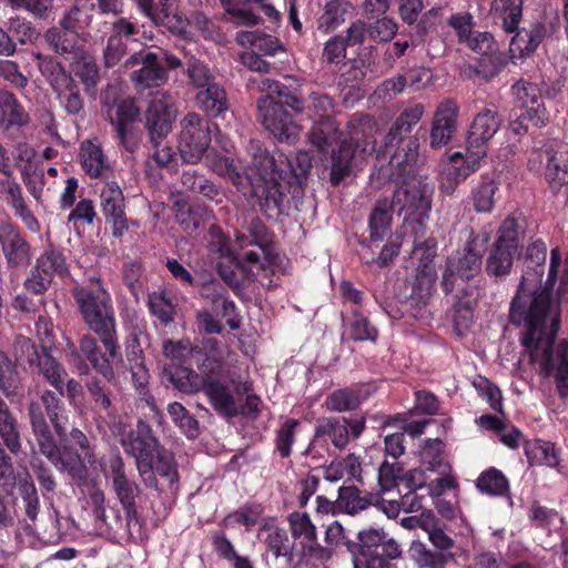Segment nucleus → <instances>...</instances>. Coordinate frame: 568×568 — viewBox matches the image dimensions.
Segmentation results:
<instances>
[{
    "mask_svg": "<svg viewBox=\"0 0 568 568\" xmlns=\"http://www.w3.org/2000/svg\"><path fill=\"white\" fill-rule=\"evenodd\" d=\"M547 246L536 240L527 246L520 284L511 300L509 322L525 326L520 337L523 346L530 353L531 361L540 354L544 372L554 378L560 399L568 398V339L555 344L560 316L554 308L550 291L544 288L531 293L529 286L540 284L546 268Z\"/></svg>",
    "mask_w": 568,
    "mask_h": 568,
    "instance_id": "nucleus-1",
    "label": "nucleus"
},
{
    "mask_svg": "<svg viewBox=\"0 0 568 568\" xmlns=\"http://www.w3.org/2000/svg\"><path fill=\"white\" fill-rule=\"evenodd\" d=\"M261 89L266 91V95L257 101L263 125L280 142L292 144L298 139L301 132V126L286 108L295 114L305 112L314 121L334 120L336 102L327 93L310 91L304 98L300 88H292L272 79L263 80Z\"/></svg>",
    "mask_w": 568,
    "mask_h": 568,
    "instance_id": "nucleus-2",
    "label": "nucleus"
},
{
    "mask_svg": "<svg viewBox=\"0 0 568 568\" xmlns=\"http://www.w3.org/2000/svg\"><path fill=\"white\" fill-rule=\"evenodd\" d=\"M73 297L84 322L99 336L105 349L102 352L95 338L84 335L80 341V354L74 356V364L80 374H88L89 366L81 363L83 355L97 373L109 379L113 377L112 362L120 356L111 297L100 281L89 286L75 287Z\"/></svg>",
    "mask_w": 568,
    "mask_h": 568,
    "instance_id": "nucleus-3",
    "label": "nucleus"
},
{
    "mask_svg": "<svg viewBox=\"0 0 568 568\" xmlns=\"http://www.w3.org/2000/svg\"><path fill=\"white\" fill-rule=\"evenodd\" d=\"M252 162L260 175L253 178L256 206L265 217L277 219L284 211L286 187L302 185L312 169V158L306 151H298L293 158L280 153L277 158L271 154L260 143L251 144Z\"/></svg>",
    "mask_w": 568,
    "mask_h": 568,
    "instance_id": "nucleus-4",
    "label": "nucleus"
},
{
    "mask_svg": "<svg viewBox=\"0 0 568 568\" xmlns=\"http://www.w3.org/2000/svg\"><path fill=\"white\" fill-rule=\"evenodd\" d=\"M425 113L423 103H413L404 108L395 118L384 135L382 143L376 148L373 142L372 151L376 159H387V169H395L396 176H404L416 165L420 140L425 138L426 130L419 126L415 133L413 129L418 124Z\"/></svg>",
    "mask_w": 568,
    "mask_h": 568,
    "instance_id": "nucleus-5",
    "label": "nucleus"
},
{
    "mask_svg": "<svg viewBox=\"0 0 568 568\" xmlns=\"http://www.w3.org/2000/svg\"><path fill=\"white\" fill-rule=\"evenodd\" d=\"M152 424L156 426L151 418L144 423V486L154 489L164 506V497L179 489V473L173 454L160 444Z\"/></svg>",
    "mask_w": 568,
    "mask_h": 568,
    "instance_id": "nucleus-6",
    "label": "nucleus"
},
{
    "mask_svg": "<svg viewBox=\"0 0 568 568\" xmlns=\"http://www.w3.org/2000/svg\"><path fill=\"white\" fill-rule=\"evenodd\" d=\"M415 166L404 176H396L395 169H387L389 180L398 185L394 191L390 202L397 210V214L405 213V222L408 227L414 223L428 219L432 209L434 185L415 174Z\"/></svg>",
    "mask_w": 568,
    "mask_h": 568,
    "instance_id": "nucleus-7",
    "label": "nucleus"
},
{
    "mask_svg": "<svg viewBox=\"0 0 568 568\" xmlns=\"http://www.w3.org/2000/svg\"><path fill=\"white\" fill-rule=\"evenodd\" d=\"M148 110L144 112L150 143L152 144V158L159 165L171 162L174 152L165 143V138L172 130L176 118V108L172 94L166 91H156L150 94Z\"/></svg>",
    "mask_w": 568,
    "mask_h": 568,
    "instance_id": "nucleus-8",
    "label": "nucleus"
},
{
    "mask_svg": "<svg viewBox=\"0 0 568 568\" xmlns=\"http://www.w3.org/2000/svg\"><path fill=\"white\" fill-rule=\"evenodd\" d=\"M524 229L514 216H507L498 227L496 239L488 250L485 272L489 277L503 280L513 270L514 261L521 255Z\"/></svg>",
    "mask_w": 568,
    "mask_h": 568,
    "instance_id": "nucleus-9",
    "label": "nucleus"
},
{
    "mask_svg": "<svg viewBox=\"0 0 568 568\" xmlns=\"http://www.w3.org/2000/svg\"><path fill=\"white\" fill-rule=\"evenodd\" d=\"M23 426L8 403L0 397V493L13 490L14 467L12 456L22 452Z\"/></svg>",
    "mask_w": 568,
    "mask_h": 568,
    "instance_id": "nucleus-10",
    "label": "nucleus"
},
{
    "mask_svg": "<svg viewBox=\"0 0 568 568\" xmlns=\"http://www.w3.org/2000/svg\"><path fill=\"white\" fill-rule=\"evenodd\" d=\"M100 465L105 478L112 479L113 488L125 510L130 538L136 544L141 542L142 521L135 506V497L140 493L138 485L125 476L124 463L119 453H112L104 457Z\"/></svg>",
    "mask_w": 568,
    "mask_h": 568,
    "instance_id": "nucleus-11",
    "label": "nucleus"
},
{
    "mask_svg": "<svg viewBox=\"0 0 568 568\" xmlns=\"http://www.w3.org/2000/svg\"><path fill=\"white\" fill-rule=\"evenodd\" d=\"M358 544L348 545L357 550L356 564L363 561L365 568H397L396 561L402 558L399 542L383 529L366 528L357 534Z\"/></svg>",
    "mask_w": 568,
    "mask_h": 568,
    "instance_id": "nucleus-12",
    "label": "nucleus"
},
{
    "mask_svg": "<svg viewBox=\"0 0 568 568\" xmlns=\"http://www.w3.org/2000/svg\"><path fill=\"white\" fill-rule=\"evenodd\" d=\"M487 241V235L479 239V235L471 233L464 247L447 257L440 281L442 291L446 295L459 286L458 281L465 284L479 274L483 265V246Z\"/></svg>",
    "mask_w": 568,
    "mask_h": 568,
    "instance_id": "nucleus-13",
    "label": "nucleus"
},
{
    "mask_svg": "<svg viewBox=\"0 0 568 568\" xmlns=\"http://www.w3.org/2000/svg\"><path fill=\"white\" fill-rule=\"evenodd\" d=\"M61 397L60 392L45 389L37 398L30 400L28 415L37 442L53 436L50 425L59 439L64 440L68 435L67 417L63 415L64 405Z\"/></svg>",
    "mask_w": 568,
    "mask_h": 568,
    "instance_id": "nucleus-14",
    "label": "nucleus"
},
{
    "mask_svg": "<svg viewBox=\"0 0 568 568\" xmlns=\"http://www.w3.org/2000/svg\"><path fill=\"white\" fill-rule=\"evenodd\" d=\"M17 362L28 365L30 369H38L44 379L63 396V366L50 354L45 345L37 346L29 337L18 336L13 344Z\"/></svg>",
    "mask_w": 568,
    "mask_h": 568,
    "instance_id": "nucleus-15",
    "label": "nucleus"
},
{
    "mask_svg": "<svg viewBox=\"0 0 568 568\" xmlns=\"http://www.w3.org/2000/svg\"><path fill=\"white\" fill-rule=\"evenodd\" d=\"M217 125L196 112H189L181 121L179 152L186 163H197L207 151Z\"/></svg>",
    "mask_w": 568,
    "mask_h": 568,
    "instance_id": "nucleus-16",
    "label": "nucleus"
},
{
    "mask_svg": "<svg viewBox=\"0 0 568 568\" xmlns=\"http://www.w3.org/2000/svg\"><path fill=\"white\" fill-rule=\"evenodd\" d=\"M68 274L69 264L63 248L49 243L37 257L23 286L31 294L42 295L50 288L55 276L64 277Z\"/></svg>",
    "mask_w": 568,
    "mask_h": 568,
    "instance_id": "nucleus-17",
    "label": "nucleus"
},
{
    "mask_svg": "<svg viewBox=\"0 0 568 568\" xmlns=\"http://www.w3.org/2000/svg\"><path fill=\"white\" fill-rule=\"evenodd\" d=\"M59 447L54 436L38 442L40 452L44 455L60 471H67L72 481L79 486L88 484V468L82 459L81 454L67 444V437L61 440Z\"/></svg>",
    "mask_w": 568,
    "mask_h": 568,
    "instance_id": "nucleus-18",
    "label": "nucleus"
},
{
    "mask_svg": "<svg viewBox=\"0 0 568 568\" xmlns=\"http://www.w3.org/2000/svg\"><path fill=\"white\" fill-rule=\"evenodd\" d=\"M42 73L48 77L65 112L69 115L80 114L84 109V100L80 94L78 81L71 73H67L65 68L53 60L43 64Z\"/></svg>",
    "mask_w": 568,
    "mask_h": 568,
    "instance_id": "nucleus-19",
    "label": "nucleus"
},
{
    "mask_svg": "<svg viewBox=\"0 0 568 568\" xmlns=\"http://www.w3.org/2000/svg\"><path fill=\"white\" fill-rule=\"evenodd\" d=\"M287 519L292 537L300 540L302 559L326 562L333 557V551L320 544L316 526L307 513L294 511Z\"/></svg>",
    "mask_w": 568,
    "mask_h": 568,
    "instance_id": "nucleus-20",
    "label": "nucleus"
},
{
    "mask_svg": "<svg viewBox=\"0 0 568 568\" xmlns=\"http://www.w3.org/2000/svg\"><path fill=\"white\" fill-rule=\"evenodd\" d=\"M366 428L364 415L323 417L315 427V439L328 437L337 449H344L351 439H358Z\"/></svg>",
    "mask_w": 568,
    "mask_h": 568,
    "instance_id": "nucleus-21",
    "label": "nucleus"
},
{
    "mask_svg": "<svg viewBox=\"0 0 568 568\" xmlns=\"http://www.w3.org/2000/svg\"><path fill=\"white\" fill-rule=\"evenodd\" d=\"M114 115H108L110 123L114 126L120 144L128 152L133 154L140 148V135L134 125L140 121L141 109L134 97L123 98L114 110Z\"/></svg>",
    "mask_w": 568,
    "mask_h": 568,
    "instance_id": "nucleus-22",
    "label": "nucleus"
},
{
    "mask_svg": "<svg viewBox=\"0 0 568 568\" xmlns=\"http://www.w3.org/2000/svg\"><path fill=\"white\" fill-rule=\"evenodd\" d=\"M0 245L8 268L19 270L31 265L33 247L18 225L11 222L0 224Z\"/></svg>",
    "mask_w": 568,
    "mask_h": 568,
    "instance_id": "nucleus-23",
    "label": "nucleus"
},
{
    "mask_svg": "<svg viewBox=\"0 0 568 568\" xmlns=\"http://www.w3.org/2000/svg\"><path fill=\"white\" fill-rule=\"evenodd\" d=\"M511 93L516 105L525 111V118L536 128L545 126L549 121L541 90L537 83L525 79L516 81L511 85Z\"/></svg>",
    "mask_w": 568,
    "mask_h": 568,
    "instance_id": "nucleus-24",
    "label": "nucleus"
},
{
    "mask_svg": "<svg viewBox=\"0 0 568 568\" xmlns=\"http://www.w3.org/2000/svg\"><path fill=\"white\" fill-rule=\"evenodd\" d=\"M409 229L410 231L403 237L402 245H410V258L417 262L416 271L436 272L433 264L437 254L436 239L428 235L427 225L422 220Z\"/></svg>",
    "mask_w": 568,
    "mask_h": 568,
    "instance_id": "nucleus-25",
    "label": "nucleus"
},
{
    "mask_svg": "<svg viewBox=\"0 0 568 568\" xmlns=\"http://www.w3.org/2000/svg\"><path fill=\"white\" fill-rule=\"evenodd\" d=\"M483 152H455L450 156V164L439 175V190L446 195H453L459 184L475 173L483 160Z\"/></svg>",
    "mask_w": 568,
    "mask_h": 568,
    "instance_id": "nucleus-26",
    "label": "nucleus"
},
{
    "mask_svg": "<svg viewBox=\"0 0 568 568\" xmlns=\"http://www.w3.org/2000/svg\"><path fill=\"white\" fill-rule=\"evenodd\" d=\"M503 118L496 108H484L474 118L466 140V151H481L487 156V142L498 132Z\"/></svg>",
    "mask_w": 568,
    "mask_h": 568,
    "instance_id": "nucleus-27",
    "label": "nucleus"
},
{
    "mask_svg": "<svg viewBox=\"0 0 568 568\" xmlns=\"http://www.w3.org/2000/svg\"><path fill=\"white\" fill-rule=\"evenodd\" d=\"M459 106L452 99H446L437 106L429 132V145L437 150L446 146L456 131Z\"/></svg>",
    "mask_w": 568,
    "mask_h": 568,
    "instance_id": "nucleus-28",
    "label": "nucleus"
},
{
    "mask_svg": "<svg viewBox=\"0 0 568 568\" xmlns=\"http://www.w3.org/2000/svg\"><path fill=\"white\" fill-rule=\"evenodd\" d=\"M182 61L163 49L144 52V89L159 88L169 80V70L178 69Z\"/></svg>",
    "mask_w": 568,
    "mask_h": 568,
    "instance_id": "nucleus-29",
    "label": "nucleus"
},
{
    "mask_svg": "<svg viewBox=\"0 0 568 568\" xmlns=\"http://www.w3.org/2000/svg\"><path fill=\"white\" fill-rule=\"evenodd\" d=\"M102 213L108 223L112 224V234L120 237L128 230V220L124 213V196L120 186L112 182L106 183L100 194Z\"/></svg>",
    "mask_w": 568,
    "mask_h": 568,
    "instance_id": "nucleus-30",
    "label": "nucleus"
},
{
    "mask_svg": "<svg viewBox=\"0 0 568 568\" xmlns=\"http://www.w3.org/2000/svg\"><path fill=\"white\" fill-rule=\"evenodd\" d=\"M436 272L416 271L412 283L410 294L406 297L404 305L409 315L414 318H424L427 306L434 291Z\"/></svg>",
    "mask_w": 568,
    "mask_h": 568,
    "instance_id": "nucleus-31",
    "label": "nucleus"
},
{
    "mask_svg": "<svg viewBox=\"0 0 568 568\" xmlns=\"http://www.w3.org/2000/svg\"><path fill=\"white\" fill-rule=\"evenodd\" d=\"M214 171L222 176L227 178L236 189L244 194H250L254 205H256V196L254 195L253 178L260 175L257 168L252 163L251 172L246 173L240 161L234 158L222 155L219 156L213 164Z\"/></svg>",
    "mask_w": 568,
    "mask_h": 568,
    "instance_id": "nucleus-32",
    "label": "nucleus"
},
{
    "mask_svg": "<svg viewBox=\"0 0 568 568\" xmlns=\"http://www.w3.org/2000/svg\"><path fill=\"white\" fill-rule=\"evenodd\" d=\"M30 115L16 94L9 90H0V130L4 132L20 131L30 123Z\"/></svg>",
    "mask_w": 568,
    "mask_h": 568,
    "instance_id": "nucleus-33",
    "label": "nucleus"
},
{
    "mask_svg": "<svg viewBox=\"0 0 568 568\" xmlns=\"http://www.w3.org/2000/svg\"><path fill=\"white\" fill-rule=\"evenodd\" d=\"M245 233H237L235 236V243L240 248L253 245L257 246L258 250L265 255V258L270 261V250L273 242V234L264 224V222L257 217L252 216L245 221L243 226Z\"/></svg>",
    "mask_w": 568,
    "mask_h": 568,
    "instance_id": "nucleus-34",
    "label": "nucleus"
},
{
    "mask_svg": "<svg viewBox=\"0 0 568 568\" xmlns=\"http://www.w3.org/2000/svg\"><path fill=\"white\" fill-rule=\"evenodd\" d=\"M1 185L6 194V202L12 207L14 215L22 221L30 232L39 233L41 230L40 223L28 207L20 184L14 179L8 178L1 182Z\"/></svg>",
    "mask_w": 568,
    "mask_h": 568,
    "instance_id": "nucleus-35",
    "label": "nucleus"
},
{
    "mask_svg": "<svg viewBox=\"0 0 568 568\" xmlns=\"http://www.w3.org/2000/svg\"><path fill=\"white\" fill-rule=\"evenodd\" d=\"M111 433L119 438L124 452L135 458V465L142 475V419L136 420V429L119 419L110 425Z\"/></svg>",
    "mask_w": 568,
    "mask_h": 568,
    "instance_id": "nucleus-36",
    "label": "nucleus"
},
{
    "mask_svg": "<svg viewBox=\"0 0 568 568\" xmlns=\"http://www.w3.org/2000/svg\"><path fill=\"white\" fill-rule=\"evenodd\" d=\"M397 210L390 200L384 197L376 201L368 217L371 242H382L390 234L393 214Z\"/></svg>",
    "mask_w": 568,
    "mask_h": 568,
    "instance_id": "nucleus-37",
    "label": "nucleus"
},
{
    "mask_svg": "<svg viewBox=\"0 0 568 568\" xmlns=\"http://www.w3.org/2000/svg\"><path fill=\"white\" fill-rule=\"evenodd\" d=\"M194 100L197 108L209 118L221 116L230 109L226 91L217 82L199 90Z\"/></svg>",
    "mask_w": 568,
    "mask_h": 568,
    "instance_id": "nucleus-38",
    "label": "nucleus"
},
{
    "mask_svg": "<svg viewBox=\"0 0 568 568\" xmlns=\"http://www.w3.org/2000/svg\"><path fill=\"white\" fill-rule=\"evenodd\" d=\"M546 33L542 24L536 23L530 29H517L509 44V53L513 60L526 59L534 53L541 43Z\"/></svg>",
    "mask_w": 568,
    "mask_h": 568,
    "instance_id": "nucleus-39",
    "label": "nucleus"
},
{
    "mask_svg": "<svg viewBox=\"0 0 568 568\" xmlns=\"http://www.w3.org/2000/svg\"><path fill=\"white\" fill-rule=\"evenodd\" d=\"M354 136H351L349 140H342L338 149L332 152L329 181L335 186L339 185L351 174L352 163L358 146L354 144Z\"/></svg>",
    "mask_w": 568,
    "mask_h": 568,
    "instance_id": "nucleus-40",
    "label": "nucleus"
},
{
    "mask_svg": "<svg viewBox=\"0 0 568 568\" xmlns=\"http://www.w3.org/2000/svg\"><path fill=\"white\" fill-rule=\"evenodd\" d=\"M365 399L362 386L354 385L334 389L326 396L324 406L334 413L352 412L358 409Z\"/></svg>",
    "mask_w": 568,
    "mask_h": 568,
    "instance_id": "nucleus-41",
    "label": "nucleus"
},
{
    "mask_svg": "<svg viewBox=\"0 0 568 568\" xmlns=\"http://www.w3.org/2000/svg\"><path fill=\"white\" fill-rule=\"evenodd\" d=\"M80 161L82 169L91 178H106L111 172L102 148L90 140L81 143Z\"/></svg>",
    "mask_w": 568,
    "mask_h": 568,
    "instance_id": "nucleus-42",
    "label": "nucleus"
},
{
    "mask_svg": "<svg viewBox=\"0 0 568 568\" xmlns=\"http://www.w3.org/2000/svg\"><path fill=\"white\" fill-rule=\"evenodd\" d=\"M17 488L18 495L22 500L26 517L34 523L38 519L41 504L38 489L30 473H19L14 476L13 488Z\"/></svg>",
    "mask_w": 568,
    "mask_h": 568,
    "instance_id": "nucleus-43",
    "label": "nucleus"
},
{
    "mask_svg": "<svg viewBox=\"0 0 568 568\" xmlns=\"http://www.w3.org/2000/svg\"><path fill=\"white\" fill-rule=\"evenodd\" d=\"M498 190L499 182L494 175H480V180L471 190L474 210L477 213L493 212L496 204L495 195L498 192Z\"/></svg>",
    "mask_w": 568,
    "mask_h": 568,
    "instance_id": "nucleus-44",
    "label": "nucleus"
},
{
    "mask_svg": "<svg viewBox=\"0 0 568 568\" xmlns=\"http://www.w3.org/2000/svg\"><path fill=\"white\" fill-rule=\"evenodd\" d=\"M164 376L182 393L195 394L202 390L200 374L185 365H165Z\"/></svg>",
    "mask_w": 568,
    "mask_h": 568,
    "instance_id": "nucleus-45",
    "label": "nucleus"
},
{
    "mask_svg": "<svg viewBox=\"0 0 568 568\" xmlns=\"http://www.w3.org/2000/svg\"><path fill=\"white\" fill-rule=\"evenodd\" d=\"M207 396L213 409L221 416L226 418L236 417V403L229 385L224 382L210 383L209 387L202 389Z\"/></svg>",
    "mask_w": 568,
    "mask_h": 568,
    "instance_id": "nucleus-46",
    "label": "nucleus"
},
{
    "mask_svg": "<svg viewBox=\"0 0 568 568\" xmlns=\"http://www.w3.org/2000/svg\"><path fill=\"white\" fill-rule=\"evenodd\" d=\"M353 6L346 0H329L317 20V28L328 33L343 24L352 14Z\"/></svg>",
    "mask_w": 568,
    "mask_h": 568,
    "instance_id": "nucleus-47",
    "label": "nucleus"
},
{
    "mask_svg": "<svg viewBox=\"0 0 568 568\" xmlns=\"http://www.w3.org/2000/svg\"><path fill=\"white\" fill-rule=\"evenodd\" d=\"M343 132L338 130L334 120L314 121L308 132V140L320 153L328 152L333 143L341 140Z\"/></svg>",
    "mask_w": 568,
    "mask_h": 568,
    "instance_id": "nucleus-48",
    "label": "nucleus"
},
{
    "mask_svg": "<svg viewBox=\"0 0 568 568\" xmlns=\"http://www.w3.org/2000/svg\"><path fill=\"white\" fill-rule=\"evenodd\" d=\"M408 554L418 568H445L447 562L454 558L453 554L429 549L422 541H413Z\"/></svg>",
    "mask_w": 568,
    "mask_h": 568,
    "instance_id": "nucleus-49",
    "label": "nucleus"
},
{
    "mask_svg": "<svg viewBox=\"0 0 568 568\" xmlns=\"http://www.w3.org/2000/svg\"><path fill=\"white\" fill-rule=\"evenodd\" d=\"M491 10L506 32L514 33L519 28L523 18L521 0H495Z\"/></svg>",
    "mask_w": 568,
    "mask_h": 568,
    "instance_id": "nucleus-50",
    "label": "nucleus"
},
{
    "mask_svg": "<svg viewBox=\"0 0 568 568\" xmlns=\"http://www.w3.org/2000/svg\"><path fill=\"white\" fill-rule=\"evenodd\" d=\"M373 505V496L363 494L356 486H342L338 489L337 506L339 511L356 515Z\"/></svg>",
    "mask_w": 568,
    "mask_h": 568,
    "instance_id": "nucleus-51",
    "label": "nucleus"
},
{
    "mask_svg": "<svg viewBox=\"0 0 568 568\" xmlns=\"http://www.w3.org/2000/svg\"><path fill=\"white\" fill-rule=\"evenodd\" d=\"M552 191L568 186V151L555 149L549 165L546 166L545 179Z\"/></svg>",
    "mask_w": 568,
    "mask_h": 568,
    "instance_id": "nucleus-52",
    "label": "nucleus"
},
{
    "mask_svg": "<svg viewBox=\"0 0 568 568\" xmlns=\"http://www.w3.org/2000/svg\"><path fill=\"white\" fill-rule=\"evenodd\" d=\"M45 41L59 54L75 53L79 45V32L61 26V28H51L44 34Z\"/></svg>",
    "mask_w": 568,
    "mask_h": 568,
    "instance_id": "nucleus-53",
    "label": "nucleus"
},
{
    "mask_svg": "<svg viewBox=\"0 0 568 568\" xmlns=\"http://www.w3.org/2000/svg\"><path fill=\"white\" fill-rule=\"evenodd\" d=\"M525 453L530 464L555 468L560 463L558 450L551 442L542 439L529 442L525 447Z\"/></svg>",
    "mask_w": 568,
    "mask_h": 568,
    "instance_id": "nucleus-54",
    "label": "nucleus"
},
{
    "mask_svg": "<svg viewBox=\"0 0 568 568\" xmlns=\"http://www.w3.org/2000/svg\"><path fill=\"white\" fill-rule=\"evenodd\" d=\"M182 185L190 192L201 194L212 201L221 202L220 190L204 174L197 170H185L181 175Z\"/></svg>",
    "mask_w": 568,
    "mask_h": 568,
    "instance_id": "nucleus-55",
    "label": "nucleus"
},
{
    "mask_svg": "<svg viewBox=\"0 0 568 568\" xmlns=\"http://www.w3.org/2000/svg\"><path fill=\"white\" fill-rule=\"evenodd\" d=\"M71 73L74 80H79L84 85V90L89 95L97 92V85L100 80L99 68L92 58H82L71 64Z\"/></svg>",
    "mask_w": 568,
    "mask_h": 568,
    "instance_id": "nucleus-56",
    "label": "nucleus"
},
{
    "mask_svg": "<svg viewBox=\"0 0 568 568\" xmlns=\"http://www.w3.org/2000/svg\"><path fill=\"white\" fill-rule=\"evenodd\" d=\"M141 331L133 327L125 339V356L130 364V371L134 386L139 389L142 387L140 373L142 372V348L140 345Z\"/></svg>",
    "mask_w": 568,
    "mask_h": 568,
    "instance_id": "nucleus-57",
    "label": "nucleus"
},
{
    "mask_svg": "<svg viewBox=\"0 0 568 568\" xmlns=\"http://www.w3.org/2000/svg\"><path fill=\"white\" fill-rule=\"evenodd\" d=\"M476 488L488 496H504L509 491V481L499 469L489 467L478 476Z\"/></svg>",
    "mask_w": 568,
    "mask_h": 568,
    "instance_id": "nucleus-58",
    "label": "nucleus"
},
{
    "mask_svg": "<svg viewBox=\"0 0 568 568\" xmlns=\"http://www.w3.org/2000/svg\"><path fill=\"white\" fill-rule=\"evenodd\" d=\"M94 9L95 4L91 0H75L61 20V26L79 32L91 23Z\"/></svg>",
    "mask_w": 568,
    "mask_h": 568,
    "instance_id": "nucleus-59",
    "label": "nucleus"
},
{
    "mask_svg": "<svg viewBox=\"0 0 568 568\" xmlns=\"http://www.w3.org/2000/svg\"><path fill=\"white\" fill-rule=\"evenodd\" d=\"M20 388V377L16 363L9 355L0 348V392L6 397H12L18 394Z\"/></svg>",
    "mask_w": 568,
    "mask_h": 568,
    "instance_id": "nucleus-60",
    "label": "nucleus"
},
{
    "mask_svg": "<svg viewBox=\"0 0 568 568\" xmlns=\"http://www.w3.org/2000/svg\"><path fill=\"white\" fill-rule=\"evenodd\" d=\"M349 337L356 342H373L378 338V329L359 310H352L348 321Z\"/></svg>",
    "mask_w": 568,
    "mask_h": 568,
    "instance_id": "nucleus-61",
    "label": "nucleus"
},
{
    "mask_svg": "<svg viewBox=\"0 0 568 568\" xmlns=\"http://www.w3.org/2000/svg\"><path fill=\"white\" fill-rule=\"evenodd\" d=\"M300 426L301 422L298 419L285 418L275 430V449L282 458H288L292 455V447Z\"/></svg>",
    "mask_w": 568,
    "mask_h": 568,
    "instance_id": "nucleus-62",
    "label": "nucleus"
},
{
    "mask_svg": "<svg viewBox=\"0 0 568 568\" xmlns=\"http://www.w3.org/2000/svg\"><path fill=\"white\" fill-rule=\"evenodd\" d=\"M267 550L275 558L284 557L287 562L293 560L294 544L291 541L287 531L284 528H273L268 531L265 539Z\"/></svg>",
    "mask_w": 568,
    "mask_h": 568,
    "instance_id": "nucleus-63",
    "label": "nucleus"
},
{
    "mask_svg": "<svg viewBox=\"0 0 568 568\" xmlns=\"http://www.w3.org/2000/svg\"><path fill=\"white\" fill-rule=\"evenodd\" d=\"M168 412L174 424L187 438L197 437L199 422L182 404L178 402L169 404Z\"/></svg>",
    "mask_w": 568,
    "mask_h": 568,
    "instance_id": "nucleus-64",
    "label": "nucleus"
}]
</instances>
